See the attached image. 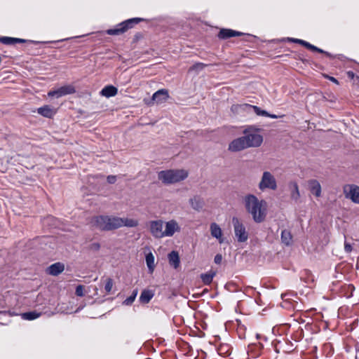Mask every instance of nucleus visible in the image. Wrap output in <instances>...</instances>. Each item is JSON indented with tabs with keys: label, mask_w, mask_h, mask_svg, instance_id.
Returning a JSON list of instances; mask_svg holds the SVG:
<instances>
[{
	"label": "nucleus",
	"mask_w": 359,
	"mask_h": 359,
	"mask_svg": "<svg viewBox=\"0 0 359 359\" xmlns=\"http://www.w3.org/2000/svg\"><path fill=\"white\" fill-rule=\"evenodd\" d=\"M93 222L101 231H111L122 226L136 227L139 224L137 219L107 215L95 216Z\"/></svg>",
	"instance_id": "obj_1"
},
{
	"label": "nucleus",
	"mask_w": 359,
	"mask_h": 359,
	"mask_svg": "<svg viewBox=\"0 0 359 359\" xmlns=\"http://www.w3.org/2000/svg\"><path fill=\"white\" fill-rule=\"evenodd\" d=\"M245 208L255 223L263 222L267 215L266 202L259 200L254 194H247L243 199Z\"/></svg>",
	"instance_id": "obj_2"
},
{
	"label": "nucleus",
	"mask_w": 359,
	"mask_h": 359,
	"mask_svg": "<svg viewBox=\"0 0 359 359\" xmlns=\"http://www.w3.org/2000/svg\"><path fill=\"white\" fill-rule=\"evenodd\" d=\"M188 177V172L184 170H167L158 173V178L165 184L181 182Z\"/></svg>",
	"instance_id": "obj_3"
},
{
	"label": "nucleus",
	"mask_w": 359,
	"mask_h": 359,
	"mask_svg": "<svg viewBox=\"0 0 359 359\" xmlns=\"http://www.w3.org/2000/svg\"><path fill=\"white\" fill-rule=\"evenodd\" d=\"M142 21H144V18H130L118 24L114 28L107 29L106 33L109 35H119L126 32L128 29L133 28L135 25H137Z\"/></svg>",
	"instance_id": "obj_4"
},
{
	"label": "nucleus",
	"mask_w": 359,
	"mask_h": 359,
	"mask_svg": "<svg viewBox=\"0 0 359 359\" xmlns=\"http://www.w3.org/2000/svg\"><path fill=\"white\" fill-rule=\"evenodd\" d=\"M232 224L237 241L239 243L247 241L248 239V232L241 219L237 217H233Z\"/></svg>",
	"instance_id": "obj_5"
},
{
	"label": "nucleus",
	"mask_w": 359,
	"mask_h": 359,
	"mask_svg": "<svg viewBox=\"0 0 359 359\" xmlns=\"http://www.w3.org/2000/svg\"><path fill=\"white\" fill-rule=\"evenodd\" d=\"M259 189L264 191L266 189L276 190L277 182L274 176L269 171H264L262 174L261 181L258 184Z\"/></svg>",
	"instance_id": "obj_6"
},
{
	"label": "nucleus",
	"mask_w": 359,
	"mask_h": 359,
	"mask_svg": "<svg viewBox=\"0 0 359 359\" xmlns=\"http://www.w3.org/2000/svg\"><path fill=\"white\" fill-rule=\"evenodd\" d=\"M244 134L243 138L247 148L258 147L262 144L263 137L261 135L258 133H247L246 130L244 131Z\"/></svg>",
	"instance_id": "obj_7"
},
{
	"label": "nucleus",
	"mask_w": 359,
	"mask_h": 359,
	"mask_svg": "<svg viewBox=\"0 0 359 359\" xmlns=\"http://www.w3.org/2000/svg\"><path fill=\"white\" fill-rule=\"evenodd\" d=\"M76 93V89L73 85L69 84L61 86L56 90H50L48 93L49 97H55L57 98L72 95Z\"/></svg>",
	"instance_id": "obj_8"
},
{
	"label": "nucleus",
	"mask_w": 359,
	"mask_h": 359,
	"mask_svg": "<svg viewBox=\"0 0 359 359\" xmlns=\"http://www.w3.org/2000/svg\"><path fill=\"white\" fill-rule=\"evenodd\" d=\"M344 193L346 198L359 204V187L355 184H347L344 187Z\"/></svg>",
	"instance_id": "obj_9"
},
{
	"label": "nucleus",
	"mask_w": 359,
	"mask_h": 359,
	"mask_svg": "<svg viewBox=\"0 0 359 359\" xmlns=\"http://www.w3.org/2000/svg\"><path fill=\"white\" fill-rule=\"evenodd\" d=\"M163 226V222L162 220L151 221L150 222V231L154 237L157 238L164 237Z\"/></svg>",
	"instance_id": "obj_10"
},
{
	"label": "nucleus",
	"mask_w": 359,
	"mask_h": 359,
	"mask_svg": "<svg viewBox=\"0 0 359 359\" xmlns=\"http://www.w3.org/2000/svg\"><path fill=\"white\" fill-rule=\"evenodd\" d=\"M0 42L5 45H14L15 43H31L34 44L39 43V41L14 38L10 36H0Z\"/></svg>",
	"instance_id": "obj_11"
},
{
	"label": "nucleus",
	"mask_w": 359,
	"mask_h": 359,
	"mask_svg": "<svg viewBox=\"0 0 359 359\" xmlns=\"http://www.w3.org/2000/svg\"><path fill=\"white\" fill-rule=\"evenodd\" d=\"M247 149L243 136L232 140L229 144V150L236 152Z\"/></svg>",
	"instance_id": "obj_12"
},
{
	"label": "nucleus",
	"mask_w": 359,
	"mask_h": 359,
	"mask_svg": "<svg viewBox=\"0 0 359 359\" xmlns=\"http://www.w3.org/2000/svg\"><path fill=\"white\" fill-rule=\"evenodd\" d=\"M245 34L241 32L235 31L231 29H221L217 34L219 39H227L233 36H243Z\"/></svg>",
	"instance_id": "obj_13"
},
{
	"label": "nucleus",
	"mask_w": 359,
	"mask_h": 359,
	"mask_svg": "<svg viewBox=\"0 0 359 359\" xmlns=\"http://www.w3.org/2000/svg\"><path fill=\"white\" fill-rule=\"evenodd\" d=\"M180 231V227L175 220L165 222V229L163 231L164 237L172 236L176 231Z\"/></svg>",
	"instance_id": "obj_14"
},
{
	"label": "nucleus",
	"mask_w": 359,
	"mask_h": 359,
	"mask_svg": "<svg viewBox=\"0 0 359 359\" xmlns=\"http://www.w3.org/2000/svg\"><path fill=\"white\" fill-rule=\"evenodd\" d=\"M211 236L217 238L220 244L224 243V238L222 236V231L220 226L215 222L210 224V226Z\"/></svg>",
	"instance_id": "obj_15"
},
{
	"label": "nucleus",
	"mask_w": 359,
	"mask_h": 359,
	"mask_svg": "<svg viewBox=\"0 0 359 359\" xmlns=\"http://www.w3.org/2000/svg\"><path fill=\"white\" fill-rule=\"evenodd\" d=\"M169 97L168 91L166 89H160L152 95V100L157 104L162 103Z\"/></svg>",
	"instance_id": "obj_16"
},
{
	"label": "nucleus",
	"mask_w": 359,
	"mask_h": 359,
	"mask_svg": "<svg viewBox=\"0 0 359 359\" xmlns=\"http://www.w3.org/2000/svg\"><path fill=\"white\" fill-rule=\"evenodd\" d=\"M189 203L191 207L198 212L201 211L205 205L203 198L198 195L191 198L189 199Z\"/></svg>",
	"instance_id": "obj_17"
},
{
	"label": "nucleus",
	"mask_w": 359,
	"mask_h": 359,
	"mask_svg": "<svg viewBox=\"0 0 359 359\" xmlns=\"http://www.w3.org/2000/svg\"><path fill=\"white\" fill-rule=\"evenodd\" d=\"M37 113L45 118H51L56 114V111L50 105H43L37 109Z\"/></svg>",
	"instance_id": "obj_18"
},
{
	"label": "nucleus",
	"mask_w": 359,
	"mask_h": 359,
	"mask_svg": "<svg viewBox=\"0 0 359 359\" xmlns=\"http://www.w3.org/2000/svg\"><path fill=\"white\" fill-rule=\"evenodd\" d=\"M65 269V265L60 262H56L51 264L48 268V273L52 276H58Z\"/></svg>",
	"instance_id": "obj_19"
},
{
	"label": "nucleus",
	"mask_w": 359,
	"mask_h": 359,
	"mask_svg": "<svg viewBox=\"0 0 359 359\" xmlns=\"http://www.w3.org/2000/svg\"><path fill=\"white\" fill-rule=\"evenodd\" d=\"M309 190L312 194L316 197L321 195V186L316 180H311L309 182Z\"/></svg>",
	"instance_id": "obj_20"
},
{
	"label": "nucleus",
	"mask_w": 359,
	"mask_h": 359,
	"mask_svg": "<svg viewBox=\"0 0 359 359\" xmlns=\"http://www.w3.org/2000/svg\"><path fill=\"white\" fill-rule=\"evenodd\" d=\"M118 93V89L112 86V85H108L104 86L100 91V95L106 97H111L115 96Z\"/></svg>",
	"instance_id": "obj_21"
},
{
	"label": "nucleus",
	"mask_w": 359,
	"mask_h": 359,
	"mask_svg": "<svg viewBox=\"0 0 359 359\" xmlns=\"http://www.w3.org/2000/svg\"><path fill=\"white\" fill-rule=\"evenodd\" d=\"M246 107H249V108H252L253 109L254 112L257 116H266V117H270V118H277L278 117V116H276L275 114H269L266 110L262 109L261 108H259L257 106H254V105H251V104H246Z\"/></svg>",
	"instance_id": "obj_22"
},
{
	"label": "nucleus",
	"mask_w": 359,
	"mask_h": 359,
	"mask_svg": "<svg viewBox=\"0 0 359 359\" xmlns=\"http://www.w3.org/2000/svg\"><path fill=\"white\" fill-rule=\"evenodd\" d=\"M169 264L175 269L180 266V259L179 254L177 251L172 250L168 254Z\"/></svg>",
	"instance_id": "obj_23"
},
{
	"label": "nucleus",
	"mask_w": 359,
	"mask_h": 359,
	"mask_svg": "<svg viewBox=\"0 0 359 359\" xmlns=\"http://www.w3.org/2000/svg\"><path fill=\"white\" fill-rule=\"evenodd\" d=\"M281 242L286 246H290L292 244V236L290 231L284 229L281 231Z\"/></svg>",
	"instance_id": "obj_24"
},
{
	"label": "nucleus",
	"mask_w": 359,
	"mask_h": 359,
	"mask_svg": "<svg viewBox=\"0 0 359 359\" xmlns=\"http://www.w3.org/2000/svg\"><path fill=\"white\" fill-rule=\"evenodd\" d=\"M289 187L291 190L290 197L292 200L297 201L300 198L299 187L296 182H291L289 184Z\"/></svg>",
	"instance_id": "obj_25"
},
{
	"label": "nucleus",
	"mask_w": 359,
	"mask_h": 359,
	"mask_svg": "<svg viewBox=\"0 0 359 359\" xmlns=\"http://www.w3.org/2000/svg\"><path fill=\"white\" fill-rule=\"evenodd\" d=\"M154 295V293L152 290H144L141 292L139 300L142 304H147L151 301Z\"/></svg>",
	"instance_id": "obj_26"
},
{
	"label": "nucleus",
	"mask_w": 359,
	"mask_h": 359,
	"mask_svg": "<svg viewBox=\"0 0 359 359\" xmlns=\"http://www.w3.org/2000/svg\"><path fill=\"white\" fill-rule=\"evenodd\" d=\"M215 271H209L205 273H201L200 277L204 285H209L212 282L213 278L215 276Z\"/></svg>",
	"instance_id": "obj_27"
},
{
	"label": "nucleus",
	"mask_w": 359,
	"mask_h": 359,
	"mask_svg": "<svg viewBox=\"0 0 359 359\" xmlns=\"http://www.w3.org/2000/svg\"><path fill=\"white\" fill-rule=\"evenodd\" d=\"M145 259L149 273H153L155 268L154 255L151 252H149L146 255Z\"/></svg>",
	"instance_id": "obj_28"
},
{
	"label": "nucleus",
	"mask_w": 359,
	"mask_h": 359,
	"mask_svg": "<svg viewBox=\"0 0 359 359\" xmlns=\"http://www.w3.org/2000/svg\"><path fill=\"white\" fill-rule=\"evenodd\" d=\"M307 49L311 50V51H314V52H318V53H323L325 54L326 56L329 57L330 58H334V57L329 52H327L321 48H318L317 46H315L314 45L307 42L306 45V47Z\"/></svg>",
	"instance_id": "obj_29"
},
{
	"label": "nucleus",
	"mask_w": 359,
	"mask_h": 359,
	"mask_svg": "<svg viewBox=\"0 0 359 359\" xmlns=\"http://www.w3.org/2000/svg\"><path fill=\"white\" fill-rule=\"evenodd\" d=\"M41 316V313L36 311L25 312L21 314L22 318L27 320H33L38 318Z\"/></svg>",
	"instance_id": "obj_30"
},
{
	"label": "nucleus",
	"mask_w": 359,
	"mask_h": 359,
	"mask_svg": "<svg viewBox=\"0 0 359 359\" xmlns=\"http://www.w3.org/2000/svg\"><path fill=\"white\" fill-rule=\"evenodd\" d=\"M137 292H138V291L137 289L134 290L133 291L132 294H130V296L128 297V298H126L123 301V304L126 305V306L131 305L134 302V301L137 295Z\"/></svg>",
	"instance_id": "obj_31"
},
{
	"label": "nucleus",
	"mask_w": 359,
	"mask_h": 359,
	"mask_svg": "<svg viewBox=\"0 0 359 359\" xmlns=\"http://www.w3.org/2000/svg\"><path fill=\"white\" fill-rule=\"evenodd\" d=\"M206 66V65L202 63V62H197L193 65L190 68L189 71H196V72H200L204 69V67Z\"/></svg>",
	"instance_id": "obj_32"
},
{
	"label": "nucleus",
	"mask_w": 359,
	"mask_h": 359,
	"mask_svg": "<svg viewBox=\"0 0 359 359\" xmlns=\"http://www.w3.org/2000/svg\"><path fill=\"white\" fill-rule=\"evenodd\" d=\"M114 282L111 278H108L106 280V283L104 285V290L107 292L109 293L111 291L113 287Z\"/></svg>",
	"instance_id": "obj_33"
},
{
	"label": "nucleus",
	"mask_w": 359,
	"mask_h": 359,
	"mask_svg": "<svg viewBox=\"0 0 359 359\" xmlns=\"http://www.w3.org/2000/svg\"><path fill=\"white\" fill-rule=\"evenodd\" d=\"M75 294L78 297L84 296V287L82 285H79L76 287Z\"/></svg>",
	"instance_id": "obj_34"
},
{
	"label": "nucleus",
	"mask_w": 359,
	"mask_h": 359,
	"mask_svg": "<svg viewBox=\"0 0 359 359\" xmlns=\"http://www.w3.org/2000/svg\"><path fill=\"white\" fill-rule=\"evenodd\" d=\"M288 40L290 41H292L294 43L300 44L304 47H306V45L307 43V41L302 40V39H299L288 38Z\"/></svg>",
	"instance_id": "obj_35"
},
{
	"label": "nucleus",
	"mask_w": 359,
	"mask_h": 359,
	"mask_svg": "<svg viewBox=\"0 0 359 359\" xmlns=\"http://www.w3.org/2000/svg\"><path fill=\"white\" fill-rule=\"evenodd\" d=\"M107 182L109 184H114L116 181V176L115 175H109L107 178Z\"/></svg>",
	"instance_id": "obj_36"
},
{
	"label": "nucleus",
	"mask_w": 359,
	"mask_h": 359,
	"mask_svg": "<svg viewBox=\"0 0 359 359\" xmlns=\"http://www.w3.org/2000/svg\"><path fill=\"white\" fill-rule=\"evenodd\" d=\"M222 261V256L220 254H217L215 256L214 262L217 264H220Z\"/></svg>",
	"instance_id": "obj_37"
},
{
	"label": "nucleus",
	"mask_w": 359,
	"mask_h": 359,
	"mask_svg": "<svg viewBox=\"0 0 359 359\" xmlns=\"http://www.w3.org/2000/svg\"><path fill=\"white\" fill-rule=\"evenodd\" d=\"M344 250L346 252H350L352 250V245L348 243H344Z\"/></svg>",
	"instance_id": "obj_38"
},
{
	"label": "nucleus",
	"mask_w": 359,
	"mask_h": 359,
	"mask_svg": "<svg viewBox=\"0 0 359 359\" xmlns=\"http://www.w3.org/2000/svg\"><path fill=\"white\" fill-rule=\"evenodd\" d=\"M90 248L94 250H98L100 248V245L98 243H93L91 244Z\"/></svg>",
	"instance_id": "obj_39"
},
{
	"label": "nucleus",
	"mask_w": 359,
	"mask_h": 359,
	"mask_svg": "<svg viewBox=\"0 0 359 359\" xmlns=\"http://www.w3.org/2000/svg\"><path fill=\"white\" fill-rule=\"evenodd\" d=\"M329 79H330L331 81H332L333 83H337V84H338V83H339L338 80H337V79H335L334 77L330 76V77H329Z\"/></svg>",
	"instance_id": "obj_40"
},
{
	"label": "nucleus",
	"mask_w": 359,
	"mask_h": 359,
	"mask_svg": "<svg viewBox=\"0 0 359 359\" xmlns=\"http://www.w3.org/2000/svg\"><path fill=\"white\" fill-rule=\"evenodd\" d=\"M347 74H348V76L350 78V79H353L354 77V73L351 71H349L347 72Z\"/></svg>",
	"instance_id": "obj_41"
},
{
	"label": "nucleus",
	"mask_w": 359,
	"mask_h": 359,
	"mask_svg": "<svg viewBox=\"0 0 359 359\" xmlns=\"http://www.w3.org/2000/svg\"><path fill=\"white\" fill-rule=\"evenodd\" d=\"M288 294H282L281 295V297L283 300H287L288 299L286 298V297L287 296Z\"/></svg>",
	"instance_id": "obj_42"
}]
</instances>
